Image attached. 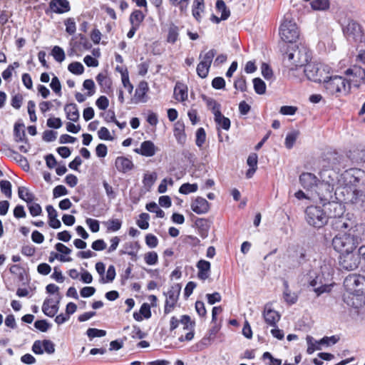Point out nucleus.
I'll use <instances>...</instances> for the list:
<instances>
[{"label": "nucleus", "instance_id": "obj_1", "mask_svg": "<svg viewBox=\"0 0 365 365\" xmlns=\"http://www.w3.org/2000/svg\"><path fill=\"white\" fill-rule=\"evenodd\" d=\"M335 262L333 259H325L320 266V274L310 279L309 285L314 287V292L317 296L331 290L328 284L334 273Z\"/></svg>", "mask_w": 365, "mask_h": 365}, {"label": "nucleus", "instance_id": "obj_2", "mask_svg": "<svg viewBox=\"0 0 365 365\" xmlns=\"http://www.w3.org/2000/svg\"><path fill=\"white\" fill-rule=\"evenodd\" d=\"M310 59L309 50L303 46L289 47L283 54V62L291 70L297 67L306 66Z\"/></svg>", "mask_w": 365, "mask_h": 365}, {"label": "nucleus", "instance_id": "obj_3", "mask_svg": "<svg viewBox=\"0 0 365 365\" xmlns=\"http://www.w3.org/2000/svg\"><path fill=\"white\" fill-rule=\"evenodd\" d=\"M327 160L331 163L330 168L328 169L323 168L319 171V182L334 184L336 179L335 170H339L341 168H345L346 165L343 163V158L336 153H331Z\"/></svg>", "mask_w": 365, "mask_h": 365}, {"label": "nucleus", "instance_id": "obj_4", "mask_svg": "<svg viewBox=\"0 0 365 365\" xmlns=\"http://www.w3.org/2000/svg\"><path fill=\"white\" fill-rule=\"evenodd\" d=\"M358 245V237L346 232L338 233L331 240L333 249L339 254L355 251Z\"/></svg>", "mask_w": 365, "mask_h": 365}, {"label": "nucleus", "instance_id": "obj_5", "mask_svg": "<svg viewBox=\"0 0 365 365\" xmlns=\"http://www.w3.org/2000/svg\"><path fill=\"white\" fill-rule=\"evenodd\" d=\"M279 35L283 41L288 43L295 42L299 38V28L289 13L284 15L279 28Z\"/></svg>", "mask_w": 365, "mask_h": 365}, {"label": "nucleus", "instance_id": "obj_6", "mask_svg": "<svg viewBox=\"0 0 365 365\" xmlns=\"http://www.w3.org/2000/svg\"><path fill=\"white\" fill-rule=\"evenodd\" d=\"M324 87L329 94L334 95L338 93H349L351 86L350 82L339 76H330L323 83Z\"/></svg>", "mask_w": 365, "mask_h": 365}, {"label": "nucleus", "instance_id": "obj_7", "mask_svg": "<svg viewBox=\"0 0 365 365\" xmlns=\"http://www.w3.org/2000/svg\"><path fill=\"white\" fill-rule=\"evenodd\" d=\"M307 78L317 83H324L329 78L330 68L322 63H308L304 68Z\"/></svg>", "mask_w": 365, "mask_h": 365}, {"label": "nucleus", "instance_id": "obj_8", "mask_svg": "<svg viewBox=\"0 0 365 365\" xmlns=\"http://www.w3.org/2000/svg\"><path fill=\"white\" fill-rule=\"evenodd\" d=\"M342 193L346 204L349 205L354 210H365V192L364 190L344 188Z\"/></svg>", "mask_w": 365, "mask_h": 365}, {"label": "nucleus", "instance_id": "obj_9", "mask_svg": "<svg viewBox=\"0 0 365 365\" xmlns=\"http://www.w3.org/2000/svg\"><path fill=\"white\" fill-rule=\"evenodd\" d=\"M305 215L307 223L314 227H322L328 222L327 213L318 206L307 207L305 210Z\"/></svg>", "mask_w": 365, "mask_h": 365}, {"label": "nucleus", "instance_id": "obj_10", "mask_svg": "<svg viewBox=\"0 0 365 365\" xmlns=\"http://www.w3.org/2000/svg\"><path fill=\"white\" fill-rule=\"evenodd\" d=\"M344 287L346 292L354 293L356 296H362L365 292V277L360 274H349L344 281Z\"/></svg>", "mask_w": 365, "mask_h": 365}, {"label": "nucleus", "instance_id": "obj_11", "mask_svg": "<svg viewBox=\"0 0 365 365\" xmlns=\"http://www.w3.org/2000/svg\"><path fill=\"white\" fill-rule=\"evenodd\" d=\"M331 225L336 230L342 231L347 230L350 231L357 226V219L353 213H344L339 217H336V220H331Z\"/></svg>", "mask_w": 365, "mask_h": 365}, {"label": "nucleus", "instance_id": "obj_12", "mask_svg": "<svg viewBox=\"0 0 365 365\" xmlns=\"http://www.w3.org/2000/svg\"><path fill=\"white\" fill-rule=\"evenodd\" d=\"M343 31L349 40L361 43L365 42V34L361 26L353 19L348 20L347 25L343 29Z\"/></svg>", "mask_w": 365, "mask_h": 365}, {"label": "nucleus", "instance_id": "obj_13", "mask_svg": "<svg viewBox=\"0 0 365 365\" xmlns=\"http://www.w3.org/2000/svg\"><path fill=\"white\" fill-rule=\"evenodd\" d=\"M340 269L346 271H353L358 268L360 257L355 251L339 254L338 257Z\"/></svg>", "mask_w": 365, "mask_h": 365}, {"label": "nucleus", "instance_id": "obj_14", "mask_svg": "<svg viewBox=\"0 0 365 365\" xmlns=\"http://www.w3.org/2000/svg\"><path fill=\"white\" fill-rule=\"evenodd\" d=\"M181 286L180 284L173 285L168 291L164 307V313L169 314L175 307L180 296Z\"/></svg>", "mask_w": 365, "mask_h": 365}, {"label": "nucleus", "instance_id": "obj_15", "mask_svg": "<svg viewBox=\"0 0 365 365\" xmlns=\"http://www.w3.org/2000/svg\"><path fill=\"white\" fill-rule=\"evenodd\" d=\"M334 184L331 183L318 182L314 192L323 205H326L327 202L332 200L334 190Z\"/></svg>", "mask_w": 365, "mask_h": 365}, {"label": "nucleus", "instance_id": "obj_16", "mask_svg": "<svg viewBox=\"0 0 365 365\" xmlns=\"http://www.w3.org/2000/svg\"><path fill=\"white\" fill-rule=\"evenodd\" d=\"M345 73L351 76L349 81L354 86L359 87L361 84H365V68L354 65L348 68Z\"/></svg>", "mask_w": 365, "mask_h": 365}, {"label": "nucleus", "instance_id": "obj_17", "mask_svg": "<svg viewBox=\"0 0 365 365\" xmlns=\"http://www.w3.org/2000/svg\"><path fill=\"white\" fill-rule=\"evenodd\" d=\"M299 180L301 185L307 190L314 191L319 182V178L314 174L307 172L302 173Z\"/></svg>", "mask_w": 365, "mask_h": 365}, {"label": "nucleus", "instance_id": "obj_18", "mask_svg": "<svg viewBox=\"0 0 365 365\" xmlns=\"http://www.w3.org/2000/svg\"><path fill=\"white\" fill-rule=\"evenodd\" d=\"M262 315L265 322L274 327H277V323L281 318L279 312L272 309L270 304H265Z\"/></svg>", "mask_w": 365, "mask_h": 365}, {"label": "nucleus", "instance_id": "obj_19", "mask_svg": "<svg viewBox=\"0 0 365 365\" xmlns=\"http://www.w3.org/2000/svg\"><path fill=\"white\" fill-rule=\"evenodd\" d=\"M324 206H325L328 210L327 215L328 219H331V221L336 220V217H339L345 212L344 206L335 201H329L327 202L326 205H324Z\"/></svg>", "mask_w": 365, "mask_h": 365}, {"label": "nucleus", "instance_id": "obj_20", "mask_svg": "<svg viewBox=\"0 0 365 365\" xmlns=\"http://www.w3.org/2000/svg\"><path fill=\"white\" fill-rule=\"evenodd\" d=\"M158 148L151 140L143 141L139 148L134 150L135 153L145 157H153L155 155Z\"/></svg>", "mask_w": 365, "mask_h": 365}, {"label": "nucleus", "instance_id": "obj_21", "mask_svg": "<svg viewBox=\"0 0 365 365\" xmlns=\"http://www.w3.org/2000/svg\"><path fill=\"white\" fill-rule=\"evenodd\" d=\"M148 84L146 81H142L139 83L135 91L133 102L138 103L139 102L145 103L147 101L146 93L148 91Z\"/></svg>", "mask_w": 365, "mask_h": 365}, {"label": "nucleus", "instance_id": "obj_22", "mask_svg": "<svg viewBox=\"0 0 365 365\" xmlns=\"http://www.w3.org/2000/svg\"><path fill=\"white\" fill-rule=\"evenodd\" d=\"M192 210L198 214L202 215L208 212L210 209L209 202L202 197H197L191 204Z\"/></svg>", "mask_w": 365, "mask_h": 365}, {"label": "nucleus", "instance_id": "obj_23", "mask_svg": "<svg viewBox=\"0 0 365 365\" xmlns=\"http://www.w3.org/2000/svg\"><path fill=\"white\" fill-rule=\"evenodd\" d=\"M50 9L56 14H63L70 11V4L68 0H51Z\"/></svg>", "mask_w": 365, "mask_h": 365}, {"label": "nucleus", "instance_id": "obj_24", "mask_svg": "<svg viewBox=\"0 0 365 365\" xmlns=\"http://www.w3.org/2000/svg\"><path fill=\"white\" fill-rule=\"evenodd\" d=\"M116 169L121 173H125L134 168L133 162L128 158L123 156L118 157L115 161Z\"/></svg>", "mask_w": 365, "mask_h": 365}, {"label": "nucleus", "instance_id": "obj_25", "mask_svg": "<svg viewBox=\"0 0 365 365\" xmlns=\"http://www.w3.org/2000/svg\"><path fill=\"white\" fill-rule=\"evenodd\" d=\"M210 266L208 261L200 259L197 262L196 267L198 269L197 277L200 279L205 280L209 277Z\"/></svg>", "mask_w": 365, "mask_h": 365}, {"label": "nucleus", "instance_id": "obj_26", "mask_svg": "<svg viewBox=\"0 0 365 365\" xmlns=\"http://www.w3.org/2000/svg\"><path fill=\"white\" fill-rule=\"evenodd\" d=\"M174 135L178 143L182 145L186 141V135L185 133V125L182 121L178 120L174 125Z\"/></svg>", "mask_w": 365, "mask_h": 365}, {"label": "nucleus", "instance_id": "obj_27", "mask_svg": "<svg viewBox=\"0 0 365 365\" xmlns=\"http://www.w3.org/2000/svg\"><path fill=\"white\" fill-rule=\"evenodd\" d=\"M174 96L178 101H185L187 98V88L180 82H177L174 88Z\"/></svg>", "mask_w": 365, "mask_h": 365}, {"label": "nucleus", "instance_id": "obj_28", "mask_svg": "<svg viewBox=\"0 0 365 365\" xmlns=\"http://www.w3.org/2000/svg\"><path fill=\"white\" fill-rule=\"evenodd\" d=\"M66 118L71 121L76 122L79 119V112L76 103H68L64 107Z\"/></svg>", "mask_w": 365, "mask_h": 365}, {"label": "nucleus", "instance_id": "obj_29", "mask_svg": "<svg viewBox=\"0 0 365 365\" xmlns=\"http://www.w3.org/2000/svg\"><path fill=\"white\" fill-rule=\"evenodd\" d=\"M202 98L205 102L207 108L213 113L214 117H215L216 115H220V113H221V106L220 103H218L215 99L210 97H207L205 95L202 96Z\"/></svg>", "mask_w": 365, "mask_h": 365}, {"label": "nucleus", "instance_id": "obj_30", "mask_svg": "<svg viewBox=\"0 0 365 365\" xmlns=\"http://www.w3.org/2000/svg\"><path fill=\"white\" fill-rule=\"evenodd\" d=\"M24 124L16 123L14 128V138L16 142L27 143L28 140L26 138V133L24 130Z\"/></svg>", "mask_w": 365, "mask_h": 365}, {"label": "nucleus", "instance_id": "obj_31", "mask_svg": "<svg viewBox=\"0 0 365 365\" xmlns=\"http://www.w3.org/2000/svg\"><path fill=\"white\" fill-rule=\"evenodd\" d=\"M96 81L103 89V92L109 93V91L111 90L112 85L110 78L106 74L101 73L96 76Z\"/></svg>", "mask_w": 365, "mask_h": 365}, {"label": "nucleus", "instance_id": "obj_32", "mask_svg": "<svg viewBox=\"0 0 365 365\" xmlns=\"http://www.w3.org/2000/svg\"><path fill=\"white\" fill-rule=\"evenodd\" d=\"M144 19L143 13L140 10L135 9L130 15L129 22L131 26L139 28Z\"/></svg>", "mask_w": 365, "mask_h": 365}, {"label": "nucleus", "instance_id": "obj_33", "mask_svg": "<svg viewBox=\"0 0 365 365\" xmlns=\"http://www.w3.org/2000/svg\"><path fill=\"white\" fill-rule=\"evenodd\" d=\"M360 296H356L354 293H350L349 292H346L343 294V301L350 307H357L359 305V297Z\"/></svg>", "mask_w": 365, "mask_h": 365}, {"label": "nucleus", "instance_id": "obj_34", "mask_svg": "<svg viewBox=\"0 0 365 365\" xmlns=\"http://www.w3.org/2000/svg\"><path fill=\"white\" fill-rule=\"evenodd\" d=\"M204 9V0H194L192 5V15L196 20L200 21L201 18L200 13L203 12Z\"/></svg>", "mask_w": 365, "mask_h": 365}, {"label": "nucleus", "instance_id": "obj_35", "mask_svg": "<svg viewBox=\"0 0 365 365\" xmlns=\"http://www.w3.org/2000/svg\"><path fill=\"white\" fill-rule=\"evenodd\" d=\"M350 160L355 163H359L365 161V150H359L355 149L352 151H350V154L349 155Z\"/></svg>", "mask_w": 365, "mask_h": 365}, {"label": "nucleus", "instance_id": "obj_36", "mask_svg": "<svg viewBox=\"0 0 365 365\" xmlns=\"http://www.w3.org/2000/svg\"><path fill=\"white\" fill-rule=\"evenodd\" d=\"M18 195L19 198L26 202L27 204L32 202L35 198L34 195L25 187H19Z\"/></svg>", "mask_w": 365, "mask_h": 365}, {"label": "nucleus", "instance_id": "obj_37", "mask_svg": "<svg viewBox=\"0 0 365 365\" xmlns=\"http://www.w3.org/2000/svg\"><path fill=\"white\" fill-rule=\"evenodd\" d=\"M79 40L73 43V46L79 49L88 50L92 47V44L88 39L83 34H78Z\"/></svg>", "mask_w": 365, "mask_h": 365}, {"label": "nucleus", "instance_id": "obj_38", "mask_svg": "<svg viewBox=\"0 0 365 365\" xmlns=\"http://www.w3.org/2000/svg\"><path fill=\"white\" fill-rule=\"evenodd\" d=\"M216 9L217 11L221 12V19L224 21L229 18L230 16V11L225 5L223 0H217L216 2Z\"/></svg>", "mask_w": 365, "mask_h": 365}, {"label": "nucleus", "instance_id": "obj_39", "mask_svg": "<svg viewBox=\"0 0 365 365\" xmlns=\"http://www.w3.org/2000/svg\"><path fill=\"white\" fill-rule=\"evenodd\" d=\"M214 120L217 125L224 130H228L230 129V120L228 118L225 117L222 113H220V115L214 117Z\"/></svg>", "mask_w": 365, "mask_h": 365}, {"label": "nucleus", "instance_id": "obj_40", "mask_svg": "<svg viewBox=\"0 0 365 365\" xmlns=\"http://www.w3.org/2000/svg\"><path fill=\"white\" fill-rule=\"evenodd\" d=\"M157 179V174L152 173L150 174H145L143 179V184L147 190H150L152 186L154 185Z\"/></svg>", "mask_w": 365, "mask_h": 365}, {"label": "nucleus", "instance_id": "obj_41", "mask_svg": "<svg viewBox=\"0 0 365 365\" xmlns=\"http://www.w3.org/2000/svg\"><path fill=\"white\" fill-rule=\"evenodd\" d=\"M299 135V132L298 130H294L292 132L289 133L285 138V146L288 149L292 148L294 143L296 142L298 136Z\"/></svg>", "mask_w": 365, "mask_h": 365}, {"label": "nucleus", "instance_id": "obj_42", "mask_svg": "<svg viewBox=\"0 0 365 365\" xmlns=\"http://www.w3.org/2000/svg\"><path fill=\"white\" fill-rule=\"evenodd\" d=\"M210 66H210L209 64L201 61L198 63L196 68L197 73L199 76V77L202 78H206L208 75Z\"/></svg>", "mask_w": 365, "mask_h": 365}, {"label": "nucleus", "instance_id": "obj_43", "mask_svg": "<svg viewBox=\"0 0 365 365\" xmlns=\"http://www.w3.org/2000/svg\"><path fill=\"white\" fill-rule=\"evenodd\" d=\"M311 6L314 10L324 11L329 7V0H314L311 3Z\"/></svg>", "mask_w": 365, "mask_h": 365}, {"label": "nucleus", "instance_id": "obj_44", "mask_svg": "<svg viewBox=\"0 0 365 365\" xmlns=\"http://www.w3.org/2000/svg\"><path fill=\"white\" fill-rule=\"evenodd\" d=\"M122 83L125 88H126L129 93H131L133 90V86L130 82L128 70L120 71Z\"/></svg>", "mask_w": 365, "mask_h": 365}, {"label": "nucleus", "instance_id": "obj_45", "mask_svg": "<svg viewBox=\"0 0 365 365\" xmlns=\"http://www.w3.org/2000/svg\"><path fill=\"white\" fill-rule=\"evenodd\" d=\"M253 86L255 91L259 94L262 95L266 92L265 83L259 78H255L253 79Z\"/></svg>", "mask_w": 365, "mask_h": 365}, {"label": "nucleus", "instance_id": "obj_46", "mask_svg": "<svg viewBox=\"0 0 365 365\" xmlns=\"http://www.w3.org/2000/svg\"><path fill=\"white\" fill-rule=\"evenodd\" d=\"M178 27L174 24L170 25L168 29L167 41L171 43H175L178 38Z\"/></svg>", "mask_w": 365, "mask_h": 365}, {"label": "nucleus", "instance_id": "obj_47", "mask_svg": "<svg viewBox=\"0 0 365 365\" xmlns=\"http://www.w3.org/2000/svg\"><path fill=\"white\" fill-rule=\"evenodd\" d=\"M284 299L289 304H294L297 302L298 297L295 293H292L285 283V289L284 291Z\"/></svg>", "mask_w": 365, "mask_h": 365}, {"label": "nucleus", "instance_id": "obj_48", "mask_svg": "<svg viewBox=\"0 0 365 365\" xmlns=\"http://www.w3.org/2000/svg\"><path fill=\"white\" fill-rule=\"evenodd\" d=\"M51 55L53 56L54 59L59 63H61L65 59L64 51L58 46H55L53 48Z\"/></svg>", "mask_w": 365, "mask_h": 365}, {"label": "nucleus", "instance_id": "obj_49", "mask_svg": "<svg viewBox=\"0 0 365 365\" xmlns=\"http://www.w3.org/2000/svg\"><path fill=\"white\" fill-rule=\"evenodd\" d=\"M68 69L71 73L75 75H81L84 71V67L80 62H73L70 63L68 66Z\"/></svg>", "mask_w": 365, "mask_h": 365}, {"label": "nucleus", "instance_id": "obj_50", "mask_svg": "<svg viewBox=\"0 0 365 365\" xmlns=\"http://www.w3.org/2000/svg\"><path fill=\"white\" fill-rule=\"evenodd\" d=\"M106 225L108 231L116 232L120 229L122 222L118 219H112L106 222Z\"/></svg>", "mask_w": 365, "mask_h": 365}, {"label": "nucleus", "instance_id": "obj_51", "mask_svg": "<svg viewBox=\"0 0 365 365\" xmlns=\"http://www.w3.org/2000/svg\"><path fill=\"white\" fill-rule=\"evenodd\" d=\"M115 269L113 265H110L108 268L106 279L102 277L100 279L101 283L112 282L115 277Z\"/></svg>", "mask_w": 365, "mask_h": 365}, {"label": "nucleus", "instance_id": "obj_52", "mask_svg": "<svg viewBox=\"0 0 365 365\" xmlns=\"http://www.w3.org/2000/svg\"><path fill=\"white\" fill-rule=\"evenodd\" d=\"M0 188L2 193L5 195L8 198L11 197V183L9 180H1L0 182Z\"/></svg>", "mask_w": 365, "mask_h": 365}, {"label": "nucleus", "instance_id": "obj_53", "mask_svg": "<svg viewBox=\"0 0 365 365\" xmlns=\"http://www.w3.org/2000/svg\"><path fill=\"white\" fill-rule=\"evenodd\" d=\"M150 215L148 213L143 212L139 215V220H137L138 226L142 230H146L149 227L148 220Z\"/></svg>", "mask_w": 365, "mask_h": 365}, {"label": "nucleus", "instance_id": "obj_54", "mask_svg": "<svg viewBox=\"0 0 365 365\" xmlns=\"http://www.w3.org/2000/svg\"><path fill=\"white\" fill-rule=\"evenodd\" d=\"M198 186L197 184L184 183L179 189V192L181 194L187 195L190 192H195L197 190Z\"/></svg>", "mask_w": 365, "mask_h": 365}, {"label": "nucleus", "instance_id": "obj_55", "mask_svg": "<svg viewBox=\"0 0 365 365\" xmlns=\"http://www.w3.org/2000/svg\"><path fill=\"white\" fill-rule=\"evenodd\" d=\"M190 0H169V3L174 6L179 7L181 12L187 11Z\"/></svg>", "mask_w": 365, "mask_h": 365}, {"label": "nucleus", "instance_id": "obj_56", "mask_svg": "<svg viewBox=\"0 0 365 365\" xmlns=\"http://www.w3.org/2000/svg\"><path fill=\"white\" fill-rule=\"evenodd\" d=\"M206 139V133L203 128H200L197 130L196 132V140L195 143L197 146L201 147Z\"/></svg>", "mask_w": 365, "mask_h": 365}, {"label": "nucleus", "instance_id": "obj_57", "mask_svg": "<svg viewBox=\"0 0 365 365\" xmlns=\"http://www.w3.org/2000/svg\"><path fill=\"white\" fill-rule=\"evenodd\" d=\"M86 334L90 339H93L95 337H102V336H106V331L103 329H98L96 328H89L87 330Z\"/></svg>", "mask_w": 365, "mask_h": 365}, {"label": "nucleus", "instance_id": "obj_58", "mask_svg": "<svg viewBox=\"0 0 365 365\" xmlns=\"http://www.w3.org/2000/svg\"><path fill=\"white\" fill-rule=\"evenodd\" d=\"M144 259L148 265H154L158 263V256L155 252H148L145 255Z\"/></svg>", "mask_w": 365, "mask_h": 365}, {"label": "nucleus", "instance_id": "obj_59", "mask_svg": "<svg viewBox=\"0 0 365 365\" xmlns=\"http://www.w3.org/2000/svg\"><path fill=\"white\" fill-rule=\"evenodd\" d=\"M36 103L34 101H29L27 104L28 113L29 115V118L31 122H36L37 120V117L36 115Z\"/></svg>", "mask_w": 365, "mask_h": 365}, {"label": "nucleus", "instance_id": "obj_60", "mask_svg": "<svg viewBox=\"0 0 365 365\" xmlns=\"http://www.w3.org/2000/svg\"><path fill=\"white\" fill-rule=\"evenodd\" d=\"M50 87L57 95H61V85L60 81L57 76H53L52 78L51 82L50 83Z\"/></svg>", "mask_w": 365, "mask_h": 365}, {"label": "nucleus", "instance_id": "obj_61", "mask_svg": "<svg viewBox=\"0 0 365 365\" xmlns=\"http://www.w3.org/2000/svg\"><path fill=\"white\" fill-rule=\"evenodd\" d=\"M34 327L42 332H46L51 327V324L45 319L37 320L34 322Z\"/></svg>", "mask_w": 365, "mask_h": 365}, {"label": "nucleus", "instance_id": "obj_62", "mask_svg": "<svg viewBox=\"0 0 365 365\" xmlns=\"http://www.w3.org/2000/svg\"><path fill=\"white\" fill-rule=\"evenodd\" d=\"M103 186L106 190L107 197L110 200H113L116 197V192L114 191L113 187L107 181H103Z\"/></svg>", "mask_w": 365, "mask_h": 365}, {"label": "nucleus", "instance_id": "obj_63", "mask_svg": "<svg viewBox=\"0 0 365 365\" xmlns=\"http://www.w3.org/2000/svg\"><path fill=\"white\" fill-rule=\"evenodd\" d=\"M68 192V191L65 186L59 185L53 188V196L54 198H57L61 196L66 195Z\"/></svg>", "mask_w": 365, "mask_h": 365}, {"label": "nucleus", "instance_id": "obj_64", "mask_svg": "<svg viewBox=\"0 0 365 365\" xmlns=\"http://www.w3.org/2000/svg\"><path fill=\"white\" fill-rule=\"evenodd\" d=\"M28 207L29 210L30 214L33 217H36L40 215L42 212V209L41 205L38 203H29L28 204Z\"/></svg>", "mask_w": 365, "mask_h": 365}]
</instances>
